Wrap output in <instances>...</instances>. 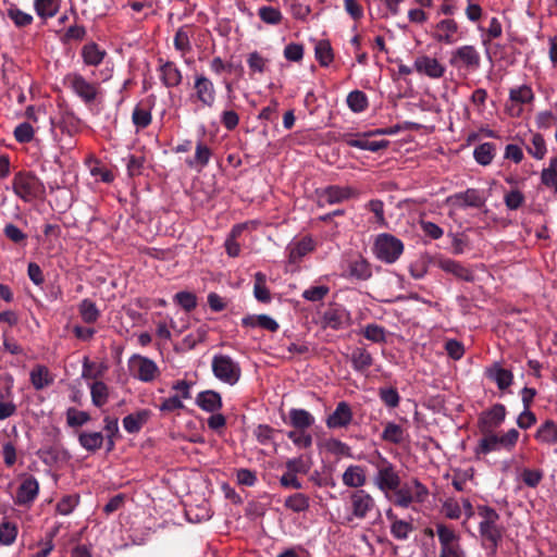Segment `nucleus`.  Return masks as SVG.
<instances>
[{"mask_svg":"<svg viewBox=\"0 0 557 557\" xmlns=\"http://www.w3.org/2000/svg\"><path fill=\"white\" fill-rule=\"evenodd\" d=\"M258 15L263 23L269 25H278L283 20L280 9L270 5L259 8Z\"/></svg>","mask_w":557,"mask_h":557,"instance_id":"nucleus-51","label":"nucleus"},{"mask_svg":"<svg viewBox=\"0 0 557 557\" xmlns=\"http://www.w3.org/2000/svg\"><path fill=\"white\" fill-rule=\"evenodd\" d=\"M103 442L104 435L101 432H82L78 434V443L87 451L100 449Z\"/></svg>","mask_w":557,"mask_h":557,"instance_id":"nucleus-31","label":"nucleus"},{"mask_svg":"<svg viewBox=\"0 0 557 557\" xmlns=\"http://www.w3.org/2000/svg\"><path fill=\"white\" fill-rule=\"evenodd\" d=\"M66 79L75 95L85 102H92L97 98V87L81 74H70Z\"/></svg>","mask_w":557,"mask_h":557,"instance_id":"nucleus-15","label":"nucleus"},{"mask_svg":"<svg viewBox=\"0 0 557 557\" xmlns=\"http://www.w3.org/2000/svg\"><path fill=\"white\" fill-rule=\"evenodd\" d=\"M247 64L251 73L262 74L265 72L268 61L259 52L253 51L248 54Z\"/></svg>","mask_w":557,"mask_h":557,"instance_id":"nucleus-60","label":"nucleus"},{"mask_svg":"<svg viewBox=\"0 0 557 557\" xmlns=\"http://www.w3.org/2000/svg\"><path fill=\"white\" fill-rule=\"evenodd\" d=\"M350 322V313L343 307L331 308L323 314V323L326 327L341 330Z\"/></svg>","mask_w":557,"mask_h":557,"instance_id":"nucleus-23","label":"nucleus"},{"mask_svg":"<svg viewBox=\"0 0 557 557\" xmlns=\"http://www.w3.org/2000/svg\"><path fill=\"white\" fill-rule=\"evenodd\" d=\"M367 208L374 214L375 223L380 227H384L387 225L385 215H384V203L379 199H372L368 202Z\"/></svg>","mask_w":557,"mask_h":557,"instance_id":"nucleus-61","label":"nucleus"},{"mask_svg":"<svg viewBox=\"0 0 557 557\" xmlns=\"http://www.w3.org/2000/svg\"><path fill=\"white\" fill-rule=\"evenodd\" d=\"M196 404L207 412H215L221 409L222 399L219 393L208 389L197 395Z\"/></svg>","mask_w":557,"mask_h":557,"instance_id":"nucleus-28","label":"nucleus"},{"mask_svg":"<svg viewBox=\"0 0 557 557\" xmlns=\"http://www.w3.org/2000/svg\"><path fill=\"white\" fill-rule=\"evenodd\" d=\"M312 250L313 242L311 238H302L298 242L290 243L287 246L288 260L290 263H298Z\"/></svg>","mask_w":557,"mask_h":557,"instance_id":"nucleus-27","label":"nucleus"},{"mask_svg":"<svg viewBox=\"0 0 557 557\" xmlns=\"http://www.w3.org/2000/svg\"><path fill=\"white\" fill-rule=\"evenodd\" d=\"M149 411L141 410L135 414H128L123 419V426L126 432L133 434L140 431L143 424L148 420Z\"/></svg>","mask_w":557,"mask_h":557,"instance_id":"nucleus-36","label":"nucleus"},{"mask_svg":"<svg viewBox=\"0 0 557 557\" xmlns=\"http://www.w3.org/2000/svg\"><path fill=\"white\" fill-rule=\"evenodd\" d=\"M374 508V498L364 490H356L349 496L350 515L347 517V521L366 519Z\"/></svg>","mask_w":557,"mask_h":557,"instance_id":"nucleus-11","label":"nucleus"},{"mask_svg":"<svg viewBox=\"0 0 557 557\" xmlns=\"http://www.w3.org/2000/svg\"><path fill=\"white\" fill-rule=\"evenodd\" d=\"M210 157H211V150L209 149V147H207L201 141H199L196 145V151H195L194 159L188 160L187 164L190 168H195V166L203 168L209 163Z\"/></svg>","mask_w":557,"mask_h":557,"instance_id":"nucleus-52","label":"nucleus"},{"mask_svg":"<svg viewBox=\"0 0 557 557\" xmlns=\"http://www.w3.org/2000/svg\"><path fill=\"white\" fill-rule=\"evenodd\" d=\"M174 301L186 311H191L197 307V297L190 292H178L174 295Z\"/></svg>","mask_w":557,"mask_h":557,"instance_id":"nucleus-57","label":"nucleus"},{"mask_svg":"<svg viewBox=\"0 0 557 557\" xmlns=\"http://www.w3.org/2000/svg\"><path fill=\"white\" fill-rule=\"evenodd\" d=\"M474 160L481 165H488L495 157V145L492 143H483L473 151Z\"/></svg>","mask_w":557,"mask_h":557,"instance_id":"nucleus-40","label":"nucleus"},{"mask_svg":"<svg viewBox=\"0 0 557 557\" xmlns=\"http://www.w3.org/2000/svg\"><path fill=\"white\" fill-rule=\"evenodd\" d=\"M368 462L375 469L373 484L384 494L399 487L401 480L396 467L379 450L368 456Z\"/></svg>","mask_w":557,"mask_h":557,"instance_id":"nucleus-2","label":"nucleus"},{"mask_svg":"<svg viewBox=\"0 0 557 557\" xmlns=\"http://www.w3.org/2000/svg\"><path fill=\"white\" fill-rule=\"evenodd\" d=\"M347 275L357 280L366 281L371 277L372 269L369 262L363 258H357L349 261Z\"/></svg>","mask_w":557,"mask_h":557,"instance_id":"nucleus-30","label":"nucleus"},{"mask_svg":"<svg viewBox=\"0 0 557 557\" xmlns=\"http://www.w3.org/2000/svg\"><path fill=\"white\" fill-rule=\"evenodd\" d=\"M394 504L401 508H409L413 503L422 504L429 496L428 487L418 479L400 484L394 490Z\"/></svg>","mask_w":557,"mask_h":557,"instance_id":"nucleus-5","label":"nucleus"},{"mask_svg":"<svg viewBox=\"0 0 557 557\" xmlns=\"http://www.w3.org/2000/svg\"><path fill=\"white\" fill-rule=\"evenodd\" d=\"M61 0H34V8L41 18L53 17L60 9Z\"/></svg>","mask_w":557,"mask_h":557,"instance_id":"nucleus-35","label":"nucleus"},{"mask_svg":"<svg viewBox=\"0 0 557 557\" xmlns=\"http://www.w3.org/2000/svg\"><path fill=\"white\" fill-rule=\"evenodd\" d=\"M13 191L25 202H32L44 197V183L30 173H17L13 178Z\"/></svg>","mask_w":557,"mask_h":557,"instance_id":"nucleus-6","label":"nucleus"},{"mask_svg":"<svg viewBox=\"0 0 557 557\" xmlns=\"http://www.w3.org/2000/svg\"><path fill=\"white\" fill-rule=\"evenodd\" d=\"M482 433L483 437L478 442L474 448V454L478 457L500 449L510 451L516 446L519 438V432L516 429H510L503 435L495 434L493 431Z\"/></svg>","mask_w":557,"mask_h":557,"instance_id":"nucleus-3","label":"nucleus"},{"mask_svg":"<svg viewBox=\"0 0 557 557\" xmlns=\"http://www.w3.org/2000/svg\"><path fill=\"white\" fill-rule=\"evenodd\" d=\"M211 367L214 376L223 383L234 385L240 379L242 370L239 363L227 355H214Z\"/></svg>","mask_w":557,"mask_h":557,"instance_id":"nucleus-8","label":"nucleus"},{"mask_svg":"<svg viewBox=\"0 0 557 557\" xmlns=\"http://www.w3.org/2000/svg\"><path fill=\"white\" fill-rule=\"evenodd\" d=\"M159 72L162 84L168 88L176 87L182 83V72L176 64L171 61L162 62V60H160Z\"/></svg>","mask_w":557,"mask_h":557,"instance_id":"nucleus-24","label":"nucleus"},{"mask_svg":"<svg viewBox=\"0 0 557 557\" xmlns=\"http://www.w3.org/2000/svg\"><path fill=\"white\" fill-rule=\"evenodd\" d=\"M284 506L294 512H304L309 509L310 499L304 493H295L285 499Z\"/></svg>","mask_w":557,"mask_h":557,"instance_id":"nucleus-39","label":"nucleus"},{"mask_svg":"<svg viewBox=\"0 0 557 557\" xmlns=\"http://www.w3.org/2000/svg\"><path fill=\"white\" fill-rule=\"evenodd\" d=\"M436 533L441 544V549L459 544L457 533L443 523L436 524Z\"/></svg>","mask_w":557,"mask_h":557,"instance_id":"nucleus-37","label":"nucleus"},{"mask_svg":"<svg viewBox=\"0 0 557 557\" xmlns=\"http://www.w3.org/2000/svg\"><path fill=\"white\" fill-rule=\"evenodd\" d=\"M81 54L86 65L97 66L103 61L107 52L97 44L89 42L82 48Z\"/></svg>","mask_w":557,"mask_h":557,"instance_id":"nucleus-29","label":"nucleus"},{"mask_svg":"<svg viewBox=\"0 0 557 557\" xmlns=\"http://www.w3.org/2000/svg\"><path fill=\"white\" fill-rule=\"evenodd\" d=\"M253 295L261 302H269L271 300L270 290L267 287V277L261 272H257L255 275Z\"/></svg>","mask_w":557,"mask_h":557,"instance_id":"nucleus-46","label":"nucleus"},{"mask_svg":"<svg viewBox=\"0 0 557 557\" xmlns=\"http://www.w3.org/2000/svg\"><path fill=\"white\" fill-rule=\"evenodd\" d=\"M506 418V408L502 404H496L488 410L482 412L479 418L481 432H490L498 428Z\"/></svg>","mask_w":557,"mask_h":557,"instance_id":"nucleus-16","label":"nucleus"},{"mask_svg":"<svg viewBox=\"0 0 557 557\" xmlns=\"http://www.w3.org/2000/svg\"><path fill=\"white\" fill-rule=\"evenodd\" d=\"M486 376L496 383L502 391L508 388L513 381V374L510 370L505 369L499 362H494L485 370Z\"/></svg>","mask_w":557,"mask_h":557,"instance_id":"nucleus-22","label":"nucleus"},{"mask_svg":"<svg viewBox=\"0 0 557 557\" xmlns=\"http://www.w3.org/2000/svg\"><path fill=\"white\" fill-rule=\"evenodd\" d=\"M433 38L442 44H455L458 40V24L451 18L440 21L435 26Z\"/></svg>","mask_w":557,"mask_h":557,"instance_id":"nucleus-19","label":"nucleus"},{"mask_svg":"<svg viewBox=\"0 0 557 557\" xmlns=\"http://www.w3.org/2000/svg\"><path fill=\"white\" fill-rule=\"evenodd\" d=\"M381 437L385 442H388L392 444H400L405 440V432L400 425H398L394 422H388L385 425V429H384Z\"/></svg>","mask_w":557,"mask_h":557,"instance_id":"nucleus-47","label":"nucleus"},{"mask_svg":"<svg viewBox=\"0 0 557 557\" xmlns=\"http://www.w3.org/2000/svg\"><path fill=\"white\" fill-rule=\"evenodd\" d=\"M413 69L422 75L430 78H441L445 73V66L435 58L429 55H420L414 60Z\"/></svg>","mask_w":557,"mask_h":557,"instance_id":"nucleus-17","label":"nucleus"},{"mask_svg":"<svg viewBox=\"0 0 557 557\" xmlns=\"http://www.w3.org/2000/svg\"><path fill=\"white\" fill-rule=\"evenodd\" d=\"M287 437L299 449H307L312 446L313 438L308 431L292 430L287 432Z\"/></svg>","mask_w":557,"mask_h":557,"instance_id":"nucleus-49","label":"nucleus"},{"mask_svg":"<svg viewBox=\"0 0 557 557\" xmlns=\"http://www.w3.org/2000/svg\"><path fill=\"white\" fill-rule=\"evenodd\" d=\"M315 58L321 66H329L333 61V51L327 41L321 40L315 46Z\"/></svg>","mask_w":557,"mask_h":557,"instance_id":"nucleus-54","label":"nucleus"},{"mask_svg":"<svg viewBox=\"0 0 557 557\" xmlns=\"http://www.w3.org/2000/svg\"><path fill=\"white\" fill-rule=\"evenodd\" d=\"M314 422V417L305 409L292 408L288 411V423L295 428V430L307 431Z\"/></svg>","mask_w":557,"mask_h":557,"instance_id":"nucleus-25","label":"nucleus"},{"mask_svg":"<svg viewBox=\"0 0 557 557\" xmlns=\"http://www.w3.org/2000/svg\"><path fill=\"white\" fill-rule=\"evenodd\" d=\"M342 480L344 485L361 490L367 482L366 471L361 466L351 465L344 471Z\"/></svg>","mask_w":557,"mask_h":557,"instance_id":"nucleus-26","label":"nucleus"},{"mask_svg":"<svg viewBox=\"0 0 557 557\" xmlns=\"http://www.w3.org/2000/svg\"><path fill=\"white\" fill-rule=\"evenodd\" d=\"M207 337V330L203 326L198 327L195 332L187 334L182 342V345L186 349H193L197 344L203 342Z\"/></svg>","mask_w":557,"mask_h":557,"instance_id":"nucleus-58","label":"nucleus"},{"mask_svg":"<svg viewBox=\"0 0 557 557\" xmlns=\"http://www.w3.org/2000/svg\"><path fill=\"white\" fill-rule=\"evenodd\" d=\"M541 182L557 194V157L549 160V165L542 170Z\"/></svg>","mask_w":557,"mask_h":557,"instance_id":"nucleus-43","label":"nucleus"},{"mask_svg":"<svg viewBox=\"0 0 557 557\" xmlns=\"http://www.w3.org/2000/svg\"><path fill=\"white\" fill-rule=\"evenodd\" d=\"M38 493H39L38 481L33 475H28L20 484L14 502H15V504L21 505V506L29 505L36 499V497L38 496Z\"/></svg>","mask_w":557,"mask_h":557,"instance_id":"nucleus-21","label":"nucleus"},{"mask_svg":"<svg viewBox=\"0 0 557 557\" xmlns=\"http://www.w3.org/2000/svg\"><path fill=\"white\" fill-rule=\"evenodd\" d=\"M354 419V413L350 405L347 401H339L335 410L327 416L325 424L329 429H346L350 425Z\"/></svg>","mask_w":557,"mask_h":557,"instance_id":"nucleus-14","label":"nucleus"},{"mask_svg":"<svg viewBox=\"0 0 557 557\" xmlns=\"http://www.w3.org/2000/svg\"><path fill=\"white\" fill-rule=\"evenodd\" d=\"M437 267L458 280L466 282H472L474 280L473 271L459 261L449 258H441L437 261Z\"/></svg>","mask_w":557,"mask_h":557,"instance_id":"nucleus-20","label":"nucleus"},{"mask_svg":"<svg viewBox=\"0 0 557 557\" xmlns=\"http://www.w3.org/2000/svg\"><path fill=\"white\" fill-rule=\"evenodd\" d=\"M527 151L536 160L544 159L547 148L544 137L539 133H533L530 145L525 146Z\"/></svg>","mask_w":557,"mask_h":557,"instance_id":"nucleus-41","label":"nucleus"},{"mask_svg":"<svg viewBox=\"0 0 557 557\" xmlns=\"http://www.w3.org/2000/svg\"><path fill=\"white\" fill-rule=\"evenodd\" d=\"M189 101L195 104L197 109L213 108L216 101V89L213 82L205 74H195Z\"/></svg>","mask_w":557,"mask_h":557,"instance_id":"nucleus-4","label":"nucleus"},{"mask_svg":"<svg viewBox=\"0 0 557 557\" xmlns=\"http://www.w3.org/2000/svg\"><path fill=\"white\" fill-rule=\"evenodd\" d=\"M90 420L89 413L70 408L66 411V421L70 426H82Z\"/></svg>","mask_w":557,"mask_h":557,"instance_id":"nucleus-64","label":"nucleus"},{"mask_svg":"<svg viewBox=\"0 0 557 557\" xmlns=\"http://www.w3.org/2000/svg\"><path fill=\"white\" fill-rule=\"evenodd\" d=\"M17 536V527L10 521H2L0 523V544L9 546L14 543Z\"/></svg>","mask_w":557,"mask_h":557,"instance_id":"nucleus-53","label":"nucleus"},{"mask_svg":"<svg viewBox=\"0 0 557 557\" xmlns=\"http://www.w3.org/2000/svg\"><path fill=\"white\" fill-rule=\"evenodd\" d=\"M363 336L373 343H383L386 339L384 327L371 323L362 330Z\"/></svg>","mask_w":557,"mask_h":557,"instance_id":"nucleus-59","label":"nucleus"},{"mask_svg":"<svg viewBox=\"0 0 557 557\" xmlns=\"http://www.w3.org/2000/svg\"><path fill=\"white\" fill-rule=\"evenodd\" d=\"M442 512L446 518L457 520L461 517L462 509L460 503L456 498L449 497L444 500L442 505Z\"/></svg>","mask_w":557,"mask_h":557,"instance_id":"nucleus-55","label":"nucleus"},{"mask_svg":"<svg viewBox=\"0 0 557 557\" xmlns=\"http://www.w3.org/2000/svg\"><path fill=\"white\" fill-rule=\"evenodd\" d=\"M358 193L349 186L342 187L332 185L321 190L319 198L327 205H335L356 197Z\"/></svg>","mask_w":557,"mask_h":557,"instance_id":"nucleus-18","label":"nucleus"},{"mask_svg":"<svg viewBox=\"0 0 557 557\" xmlns=\"http://www.w3.org/2000/svg\"><path fill=\"white\" fill-rule=\"evenodd\" d=\"M128 368L132 375L145 383L152 382L160 374L157 363L145 356L133 355L128 360Z\"/></svg>","mask_w":557,"mask_h":557,"instance_id":"nucleus-10","label":"nucleus"},{"mask_svg":"<svg viewBox=\"0 0 557 557\" xmlns=\"http://www.w3.org/2000/svg\"><path fill=\"white\" fill-rule=\"evenodd\" d=\"M78 313L81 319L87 324L97 322L101 315L100 310L96 304L88 298L83 299L78 304Z\"/></svg>","mask_w":557,"mask_h":557,"instance_id":"nucleus-32","label":"nucleus"},{"mask_svg":"<svg viewBox=\"0 0 557 557\" xmlns=\"http://www.w3.org/2000/svg\"><path fill=\"white\" fill-rule=\"evenodd\" d=\"M7 14L17 27L30 25L33 22V16L29 13H26L16 7L9 8Z\"/></svg>","mask_w":557,"mask_h":557,"instance_id":"nucleus-56","label":"nucleus"},{"mask_svg":"<svg viewBox=\"0 0 557 557\" xmlns=\"http://www.w3.org/2000/svg\"><path fill=\"white\" fill-rule=\"evenodd\" d=\"M348 108L355 112H363L368 107V98L361 90H352L348 94L346 99Z\"/></svg>","mask_w":557,"mask_h":557,"instance_id":"nucleus-45","label":"nucleus"},{"mask_svg":"<svg viewBox=\"0 0 557 557\" xmlns=\"http://www.w3.org/2000/svg\"><path fill=\"white\" fill-rule=\"evenodd\" d=\"M446 203L453 209L480 208L485 203V198L480 190L468 188L465 191L448 196Z\"/></svg>","mask_w":557,"mask_h":557,"instance_id":"nucleus-13","label":"nucleus"},{"mask_svg":"<svg viewBox=\"0 0 557 557\" xmlns=\"http://www.w3.org/2000/svg\"><path fill=\"white\" fill-rule=\"evenodd\" d=\"M345 143L349 147L358 148L361 150H368L372 152H376L381 149H384L388 146V141L386 140H375L371 141L367 138H346Z\"/></svg>","mask_w":557,"mask_h":557,"instance_id":"nucleus-34","label":"nucleus"},{"mask_svg":"<svg viewBox=\"0 0 557 557\" xmlns=\"http://www.w3.org/2000/svg\"><path fill=\"white\" fill-rule=\"evenodd\" d=\"M152 116L148 108L138 104L132 113V121L137 129L146 128L151 123Z\"/></svg>","mask_w":557,"mask_h":557,"instance_id":"nucleus-50","label":"nucleus"},{"mask_svg":"<svg viewBox=\"0 0 557 557\" xmlns=\"http://www.w3.org/2000/svg\"><path fill=\"white\" fill-rule=\"evenodd\" d=\"M534 92L531 86L523 84L509 90L506 103V112L512 117H519L523 112V106L533 102Z\"/></svg>","mask_w":557,"mask_h":557,"instance_id":"nucleus-12","label":"nucleus"},{"mask_svg":"<svg viewBox=\"0 0 557 557\" xmlns=\"http://www.w3.org/2000/svg\"><path fill=\"white\" fill-rule=\"evenodd\" d=\"M379 396L380 399L389 408H396L399 405L400 396L394 387L380 388Z\"/></svg>","mask_w":557,"mask_h":557,"instance_id":"nucleus-62","label":"nucleus"},{"mask_svg":"<svg viewBox=\"0 0 557 557\" xmlns=\"http://www.w3.org/2000/svg\"><path fill=\"white\" fill-rule=\"evenodd\" d=\"M413 531V525L411 522L394 519L391 523V534L399 541L408 540L410 533Z\"/></svg>","mask_w":557,"mask_h":557,"instance_id":"nucleus-48","label":"nucleus"},{"mask_svg":"<svg viewBox=\"0 0 557 557\" xmlns=\"http://www.w3.org/2000/svg\"><path fill=\"white\" fill-rule=\"evenodd\" d=\"M30 382L36 389H42L52 383L49 371L44 366H37L30 371Z\"/></svg>","mask_w":557,"mask_h":557,"instance_id":"nucleus-38","label":"nucleus"},{"mask_svg":"<svg viewBox=\"0 0 557 557\" xmlns=\"http://www.w3.org/2000/svg\"><path fill=\"white\" fill-rule=\"evenodd\" d=\"M449 64L457 70L472 73L480 69L481 55L474 46L465 45L451 52Z\"/></svg>","mask_w":557,"mask_h":557,"instance_id":"nucleus-9","label":"nucleus"},{"mask_svg":"<svg viewBox=\"0 0 557 557\" xmlns=\"http://www.w3.org/2000/svg\"><path fill=\"white\" fill-rule=\"evenodd\" d=\"M13 134L16 141L25 144L33 140L35 132L29 123L24 122L15 127Z\"/></svg>","mask_w":557,"mask_h":557,"instance_id":"nucleus-63","label":"nucleus"},{"mask_svg":"<svg viewBox=\"0 0 557 557\" xmlns=\"http://www.w3.org/2000/svg\"><path fill=\"white\" fill-rule=\"evenodd\" d=\"M350 361L356 371H364L372 366L373 358L368 350L357 347L350 355Z\"/></svg>","mask_w":557,"mask_h":557,"instance_id":"nucleus-33","label":"nucleus"},{"mask_svg":"<svg viewBox=\"0 0 557 557\" xmlns=\"http://www.w3.org/2000/svg\"><path fill=\"white\" fill-rule=\"evenodd\" d=\"M91 401L96 407H102L109 398V388L102 381H96L90 385Z\"/></svg>","mask_w":557,"mask_h":557,"instance_id":"nucleus-42","label":"nucleus"},{"mask_svg":"<svg viewBox=\"0 0 557 557\" xmlns=\"http://www.w3.org/2000/svg\"><path fill=\"white\" fill-rule=\"evenodd\" d=\"M404 251L403 242L392 234H379L374 240V256L388 264L396 262Z\"/></svg>","mask_w":557,"mask_h":557,"instance_id":"nucleus-7","label":"nucleus"},{"mask_svg":"<svg viewBox=\"0 0 557 557\" xmlns=\"http://www.w3.org/2000/svg\"><path fill=\"white\" fill-rule=\"evenodd\" d=\"M478 515L481 518L479 533L482 547L488 557H494L504 533V528L498 523L500 517L494 508L486 505L478 507Z\"/></svg>","mask_w":557,"mask_h":557,"instance_id":"nucleus-1","label":"nucleus"},{"mask_svg":"<svg viewBox=\"0 0 557 557\" xmlns=\"http://www.w3.org/2000/svg\"><path fill=\"white\" fill-rule=\"evenodd\" d=\"M535 438L542 443H557V425L553 421L544 422L539 428Z\"/></svg>","mask_w":557,"mask_h":557,"instance_id":"nucleus-44","label":"nucleus"}]
</instances>
